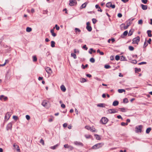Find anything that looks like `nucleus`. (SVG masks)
<instances>
[{
	"label": "nucleus",
	"instance_id": "4468645a",
	"mask_svg": "<svg viewBox=\"0 0 152 152\" xmlns=\"http://www.w3.org/2000/svg\"><path fill=\"white\" fill-rule=\"evenodd\" d=\"M13 147L15 148H16L17 151H20V149L18 145H17L16 143H14L13 144Z\"/></svg>",
	"mask_w": 152,
	"mask_h": 152
},
{
	"label": "nucleus",
	"instance_id": "72a5a7b5",
	"mask_svg": "<svg viewBox=\"0 0 152 152\" xmlns=\"http://www.w3.org/2000/svg\"><path fill=\"white\" fill-rule=\"evenodd\" d=\"M55 28H56V29L57 30H58L60 29V27L59 26H58V25L57 24H56L55 26V27H54L53 28V29H54Z\"/></svg>",
	"mask_w": 152,
	"mask_h": 152
},
{
	"label": "nucleus",
	"instance_id": "2eb2a0df",
	"mask_svg": "<svg viewBox=\"0 0 152 152\" xmlns=\"http://www.w3.org/2000/svg\"><path fill=\"white\" fill-rule=\"evenodd\" d=\"M48 104V102L45 100H44L42 103V105L44 107H46Z\"/></svg>",
	"mask_w": 152,
	"mask_h": 152
},
{
	"label": "nucleus",
	"instance_id": "dca6fc26",
	"mask_svg": "<svg viewBox=\"0 0 152 152\" xmlns=\"http://www.w3.org/2000/svg\"><path fill=\"white\" fill-rule=\"evenodd\" d=\"M94 136L96 139L98 140H100L101 139L100 136L98 134H95L94 135Z\"/></svg>",
	"mask_w": 152,
	"mask_h": 152
},
{
	"label": "nucleus",
	"instance_id": "6e6d98bb",
	"mask_svg": "<svg viewBox=\"0 0 152 152\" xmlns=\"http://www.w3.org/2000/svg\"><path fill=\"white\" fill-rule=\"evenodd\" d=\"M90 128L91 127L89 126H86L85 127V128L88 130H90Z\"/></svg>",
	"mask_w": 152,
	"mask_h": 152
},
{
	"label": "nucleus",
	"instance_id": "5fc2aeb1",
	"mask_svg": "<svg viewBox=\"0 0 152 152\" xmlns=\"http://www.w3.org/2000/svg\"><path fill=\"white\" fill-rule=\"evenodd\" d=\"M85 136L86 138H89L91 137V135H85Z\"/></svg>",
	"mask_w": 152,
	"mask_h": 152
},
{
	"label": "nucleus",
	"instance_id": "c9c22d12",
	"mask_svg": "<svg viewBox=\"0 0 152 152\" xmlns=\"http://www.w3.org/2000/svg\"><path fill=\"white\" fill-rule=\"evenodd\" d=\"M97 53H99V54L101 55H103L104 54V53H103V52H100V50H99V49H98L97 51Z\"/></svg>",
	"mask_w": 152,
	"mask_h": 152
},
{
	"label": "nucleus",
	"instance_id": "de8ad7c7",
	"mask_svg": "<svg viewBox=\"0 0 152 152\" xmlns=\"http://www.w3.org/2000/svg\"><path fill=\"white\" fill-rule=\"evenodd\" d=\"M104 67L106 69H109L110 68V65H106L104 66Z\"/></svg>",
	"mask_w": 152,
	"mask_h": 152
},
{
	"label": "nucleus",
	"instance_id": "c85d7f7f",
	"mask_svg": "<svg viewBox=\"0 0 152 152\" xmlns=\"http://www.w3.org/2000/svg\"><path fill=\"white\" fill-rule=\"evenodd\" d=\"M32 31V29L31 28L27 27L26 28V31L27 32H30Z\"/></svg>",
	"mask_w": 152,
	"mask_h": 152
},
{
	"label": "nucleus",
	"instance_id": "20e7f679",
	"mask_svg": "<svg viewBox=\"0 0 152 152\" xmlns=\"http://www.w3.org/2000/svg\"><path fill=\"white\" fill-rule=\"evenodd\" d=\"M140 37L139 36H137L136 37L132 39V43L138 44L140 41Z\"/></svg>",
	"mask_w": 152,
	"mask_h": 152
},
{
	"label": "nucleus",
	"instance_id": "4be33fe9",
	"mask_svg": "<svg viewBox=\"0 0 152 152\" xmlns=\"http://www.w3.org/2000/svg\"><path fill=\"white\" fill-rule=\"evenodd\" d=\"M118 102L117 101H114L113 103V105L114 106H116L118 104Z\"/></svg>",
	"mask_w": 152,
	"mask_h": 152
},
{
	"label": "nucleus",
	"instance_id": "c03bdc74",
	"mask_svg": "<svg viewBox=\"0 0 152 152\" xmlns=\"http://www.w3.org/2000/svg\"><path fill=\"white\" fill-rule=\"evenodd\" d=\"M86 81V80L84 78H82L80 80V82L82 83L85 82Z\"/></svg>",
	"mask_w": 152,
	"mask_h": 152
},
{
	"label": "nucleus",
	"instance_id": "6ab92c4d",
	"mask_svg": "<svg viewBox=\"0 0 152 152\" xmlns=\"http://www.w3.org/2000/svg\"><path fill=\"white\" fill-rule=\"evenodd\" d=\"M61 89L63 92H65L66 91V88L63 85H62L61 86Z\"/></svg>",
	"mask_w": 152,
	"mask_h": 152
},
{
	"label": "nucleus",
	"instance_id": "412c9836",
	"mask_svg": "<svg viewBox=\"0 0 152 152\" xmlns=\"http://www.w3.org/2000/svg\"><path fill=\"white\" fill-rule=\"evenodd\" d=\"M95 7L96 8L98 9V11H100V12H102V10L101 9L100 7L98 5H95Z\"/></svg>",
	"mask_w": 152,
	"mask_h": 152
},
{
	"label": "nucleus",
	"instance_id": "c756f323",
	"mask_svg": "<svg viewBox=\"0 0 152 152\" xmlns=\"http://www.w3.org/2000/svg\"><path fill=\"white\" fill-rule=\"evenodd\" d=\"M151 130V128L150 127V128H148L146 130V132L147 134H148L150 132Z\"/></svg>",
	"mask_w": 152,
	"mask_h": 152
},
{
	"label": "nucleus",
	"instance_id": "58836bf2",
	"mask_svg": "<svg viewBox=\"0 0 152 152\" xmlns=\"http://www.w3.org/2000/svg\"><path fill=\"white\" fill-rule=\"evenodd\" d=\"M90 61L91 62L93 63L95 62V59L93 58H91L90 59Z\"/></svg>",
	"mask_w": 152,
	"mask_h": 152
},
{
	"label": "nucleus",
	"instance_id": "0eeeda50",
	"mask_svg": "<svg viewBox=\"0 0 152 152\" xmlns=\"http://www.w3.org/2000/svg\"><path fill=\"white\" fill-rule=\"evenodd\" d=\"M106 6L108 7H111L112 8H114L115 7V5L114 4L112 5L111 2H109L106 4Z\"/></svg>",
	"mask_w": 152,
	"mask_h": 152
},
{
	"label": "nucleus",
	"instance_id": "b1692460",
	"mask_svg": "<svg viewBox=\"0 0 152 152\" xmlns=\"http://www.w3.org/2000/svg\"><path fill=\"white\" fill-rule=\"evenodd\" d=\"M105 104L103 103H100L98 104L97 105V106L98 107H105Z\"/></svg>",
	"mask_w": 152,
	"mask_h": 152
},
{
	"label": "nucleus",
	"instance_id": "864d4df0",
	"mask_svg": "<svg viewBox=\"0 0 152 152\" xmlns=\"http://www.w3.org/2000/svg\"><path fill=\"white\" fill-rule=\"evenodd\" d=\"M141 71V69H140L135 68V71L136 72H140Z\"/></svg>",
	"mask_w": 152,
	"mask_h": 152
},
{
	"label": "nucleus",
	"instance_id": "393cba45",
	"mask_svg": "<svg viewBox=\"0 0 152 152\" xmlns=\"http://www.w3.org/2000/svg\"><path fill=\"white\" fill-rule=\"evenodd\" d=\"M10 116L9 114L7 113L5 115V119H6L7 120H8L10 118Z\"/></svg>",
	"mask_w": 152,
	"mask_h": 152
},
{
	"label": "nucleus",
	"instance_id": "4c0bfd02",
	"mask_svg": "<svg viewBox=\"0 0 152 152\" xmlns=\"http://www.w3.org/2000/svg\"><path fill=\"white\" fill-rule=\"evenodd\" d=\"M121 111L122 112H126V109L124 108H120Z\"/></svg>",
	"mask_w": 152,
	"mask_h": 152
},
{
	"label": "nucleus",
	"instance_id": "9d476101",
	"mask_svg": "<svg viewBox=\"0 0 152 152\" xmlns=\"http://www.w3.org/2000/svg\"><path fill=\"white\" fill-rule=\"evenodd\" d=\"M46 72L49 74H50L52 73V71L51 68L49 67H46L45 68Z\"/></svg>",
	"mask_w": 152,
	"mask_h": 152
},
{
	"label": "nucleus",
	"instance_id": "603ef678",
	"mask_svg": "<svg viewBox=\"0 0 152 152\" xmlns=\"http://www.w3.org/2000/svg\"><path fill=\"white\" fill-rule=\"evenodd\" d=\"M75 30L76 32H77V31H78L79 32H80L81 31L80 30L77 28H75Z\"/></svg>",
	"mask_w": 152,
	"mask_h": 152
},
{
	"label": "nucleus",
	"instance_id": "a211bd4d",
	"mask_svg": "<svg viewBox=\"0 0 152 152\" xmlns=\"http://www.w3.org/2000/svg\"><path fill=\"white\" fill-rule=\"evenodd\" d=\"M53 29H51L50 30V32L52 36L54 37H55L56 36V34L54 33V31Z\"/></svg>",
	"mask_w": 152,
	"mask_h": 152
},
{
	"label": "nucleus",
	"instance_id": "a878e982",
	"mask_svg": "<svg viewBox=\"0 0 152 152\" xmlns=\"http://www.w3.org/2000/svg\"><path fill=\"white\" fill-rule=\"evenodd\" d=\"M90 129V130L92 132H95L96 131V129L93 126L91 127Z\"/></svg>",
	"mask_w": 152,
	"mask_h": 152
},
{
	"label": "nucleus",
	"instance_id": "1a4fd4ad",
	"mask_svg": "<svg viewBox=\"0 0 152 152\" xmlns=\"http://www.w3.org/2000/svg\"><path fill=\"white\" fill-rule=\"evenodd\" d=\"M86 28L89 31H91L92 28L91 26H90V23L89 22H88L86 23Z\"/></svg>",
	"mask_w": 152,
	"mask_h": 152
},
{
	"label": "nucleus",
	"instance_id": "37998d69",
	"mask_svg": "<svg viewBox=\"0 0 152 152\" xmlns=\"http://www.w3.org/2000/svg\"><path fill=\"white\" fill-rule=\"evenodd\" d=\"M122 126H125V125H128V123H125L124 122H122L121 124Z\"/></svg>",
	"mask_w": 152,
	"mask_h": 152
},
{
	"label": "nucleus",
	"instance_id": "f8f14e48",
	"mask_svg": "<svg viewBox=\"0 0 152 152\" xmlns=\"http://www.w3.org/2000/svg\"><path fill=\"white\" fill-rule=\"evenodd\" d=\"M3 99L4 101H6L7 100L8 98L7 97L3 95H1L0 96V100H2Z\"/></svg>",
	"mask_w": 152,
	"mask_h": 152
},
{
	"label": "nucleus",
	"instance_id": "13d9d810",
	"mask_svg": "<svg viewBox=\"0 0 152 152\" xmlns=\"http://www.w3.org/2000/svg\"><path fill=\"white\" fill-rule=\"evenodd\" d=\"M83 49H85L86 50H87L88 49V48L86 47V45H85L83 47Z\"/></svg>",
	"mask_w": 152,
	"mask_h": 152
},
{
	"label": "nucleus",
	"instance_id": "09e8293b",
	"mask_svg": "<svg viewBox=\"0 0 152 152\" xmlns=\"http://www.w3.org/2000/svg\"><path fill=\"white\" fill-rule=\"evenodd\" d=\"M92 22L94 24L95 23H96V21H97L95 19H94V18H93L92 19Z\"/></svg>",
	"mask_w": 152,
	"mask_h": 152
},
{
	"label": "nucleus",
	"instance_id": "cd10ccee",
	"mask_svg": "<svg viewBox=\"0 0 152 152\" xmlns=\"http://www.w3.org/2000/svg\"><path fill=\"white\" fill-rule=\"evenodd\" d=\"M151 33V30H148L147 31L148 35L149 37H152V35Z\"/></svg>",
	"mask_w": 152,
	"mask_h": 152
},
{
	"label": "nucleus",
	"instance_id": "f257e3e1",
	"mask_svg": "<svg viewBox=\"0 0 152 152\" xmlns=\"http://www.w3.org/2000/svg\"><path fill=\"white\" fill-rule=\"evenodd\" d=\"M134 20V18L132 19L131 20L129 19L126 22V26H125V24L124 23L122 24L120 26V28L121 29L125 30L127 29L128 27L130 26V25L132 23V21Z\"/></svg>",
	"mask_w": 152,
	"mask_h": 152
},
{
	"label": "nucleus",
	"instance_id": "39448f33",
	"mask_svg": "<svg viewBox=\"0 0 152 152\" xmlns=\"http://www.w3.org/2000/svg\"><path fill=\"white\" fill-rule=\"evenodd\" d=\"M108 119L106 117H103L101 118L100 121L103 124H106L108 121Z\"/></svg>",
	"mask_w": 152,
	"mask_h": 152
},
{
	"label": "nucleus",
	"instance_id": "774afa93",
	"mask_svg": "<svg viewBox=\"0 0 152 152\" xmlns=\"http://www.w3.org/2000/svg\"><path fill=\"white\" fill-rule=\"evenodd\" d=\"M13 118L15 120H16L18 118L17 117L15 116H13Z\"/></svg>",
	"mask_w": 152,
	"mask_h": 152
},
{
	"label": "nucleus",
	"instance_id": "680f3d73",
	"mask_svg": "<svg viewBox=\"0 0 152 152\" xmlns=\"http://www.w3.org/2000/svg\"><path fill=\"white\" fill-rule=\"evenodd\" d=\"M69 145L68 144H65L64 145V147L65 148H69Z\"/></svg>",
	"mask_w": 152,
	"mask_h": 152
},
{
	"label": "nucleus",
	"instance_id": "423d86ee",
	"mask_svg": "<svg viewBox=\"0 0 152 152\" xmlns=\"http://www.w3.org/2000/svg\"><path fill=\"white\" fill-rule=\"evenodd\" d=\"M117 112L118 111L115 109H110L107 110V113H115Z\"/></svg>",
	"mask_w": 152,
	"mask_h": 152
},
{
	"label": "nucleus",
	"instance_id": "3c124183",
	"mask_svg": "<svg viewBox=\"0 0 152 152\" xmlns=\"http://www.w3.org/2000/svg\"><path fill=\"white\" fill-rule=\"evenodd\" d=\"M148 45V43L145 41L144 42V45H143V47L144 48H145V47H146Z\"/></svg>",
	"mask_w": 152,
	"mask_h": 152
},
{
	"label": "nucleus",
	"instance_id": "2f4dec72",
	"mask_svg": "<svg viewBox=\"0 0 152 152\" xmlns=\"http://www.w3.org/2000/svg\"><path fill=\"white\" fill-rule=\"evenodd\" d=\"M71 56L73 57L74 59H76L77 58L76 54L73 53H71Z\"/></svg>",
	"mask_w": 152,
	"mask_h": 152
},
{
	"label": "nucleus",
	"instance_id": "49530a36",
	"mask_svg": "<svg viewBox=\"0 0 152 152\" xmlns=\"http://www.w3.org/2000/svg\"><path fill=\"white\" fill-rule=\"evenodd\" d=\"M26 118L28 120H29L30 118V116L28 115H26Z\"/></svg>",
	"mask_w": 152,
	"mask_h": 152
},
{
	"label": "nucleus",
	"instance_id": "69168bd1",
	"mask_svg": "<svg viewBox=\"0 0 152 152\" xmlns=\"http://www.w3.org/2000/svg\"><path fill=\"white\" fill-rule=\"evenodd\" d=\"M67 126V124L66 123H64L63 125V126L64 127H66Z\"/></svg>",
	"mask_w": 152,
	"mask_h": 152
},
{
	"label": "nucleus",
	"instance_id": "ddd939ff",
	"mask_svg": "<svg viewBox=\"0 0 152 152\" xmlns=\"http://www.w3.org/2000/svg\"><path fill=\"white\" fill-rule=\"evenodd\" d=\"M74 144L76 145H80L82 146L83 145L82 143L78 141L75 142H74Z\"/></svg>",
	"mask_w": 152,
	"mask_h": 152
},
{
	"label": "nucleus",
	"instance_id": "f704fd0d",
	"mask_svg": "<svg viewBox=\"0 0 152 152\" xmlns=\"http://www.w3.org/2000/svg\"><path fill=\"white\" fill-rule=\"evenodd\" d=\"M55 42L53 41H52L51 42V46L53 48L55 47Z\"/></svg>",
	"mask_w": 152,
	"mask_h": 152
},
{
	"label": "nucleus",
	"instance_id": "473e14b6",
	"mask_svg": "<svg viewBox=\"0 0 152 152\" xmlns=\"http://www.w3.org/2000/svg\"><path fill=\"white\" fill-rule=\"evenodd\" d=\"M118 91L119 93H122L123 92H125V91L124 89H119L118 90Z\"/></svg>",
	"mask_w": 152,
	"mask_h": 152
},
{
	"label": "nucleus",
	"instance_id": "aec40b11",
	"mask_svg": "<svg viewBox=\"0 0 152 152\" xmlns=\"http://www.w3.org/2000/svg\"><path fill=\"white\" fill-rule=\"evenodd\" d=\"M59 144H57L54 146L50 147V148L54 150L56 149L59 146Z\"/></svg>",
	"mask_w": 152,
	"mask_h": 152
},
{
	"label": "nucleus",
	"instance_id": "f3484780",
	"mask_svg": "<svg viewBox=\"0 0 152 152\" xmlns=\"http://www.w3.org/2000/svg\"><path fill=\"white\" fill-rule=\"evenodd\" d=\"M128 34L127 31H126L124 32L123 34L121 35V37L122 38H124V36H126Z\"/></svg>",
	"mask_w": 152,
	"mask_h": 152
},
{
	"label": "nucleus",
	"instance_id": "bb28decb",
	"mask_svg": "<svg viewBox=\"0 0 152 152\" xmlns=\"http://www.w3.org/2000/svg\"><path fill=\"white\" fill-rule=\"evenodd\" d=\"M86 4H87V3H84L83 4H82V5L80 7V9H83V8H85L86 7Z\"/></svg>",
	"mask_w": 152,
	"mask_h": 152
},
{
	"label": "nucleus",
	"instance_id": "9b49d317",
	"mask_svg": "<svg viewBox=\"0 0 152 152\" xmlns=\"http://www.w3.org/2000/svg\"><path fill=\"white\" fill-rule=\"evenodd\" d=\"M12 126V124L11 123H9L7 125V130H11Z\"/></svg>",
	"mask_w": 152,
	"mask_h": 152
},
{
	"label": "nucleus",
	"instance_id": "e433bc0d",
	"mask_svg": "<svg viewBox=\"0 0 152 152\" xmlns=\"http://www.w3.org/2000/svg\"><path fill=\"white\" fill-rule=\"evenodd\" d=\"M33 61H36L37 60V58L36 56H33Z\"/></svg>",
	"mask_w": 152,
	"mask_h": 152
},
{
	"label": "nucleus",
	"instance_id": "6e6552de",
	"mask_svg": "<svg viewBox=\"0 0 152 152\" xmlns=\"http://www.w3.org/2000/svg\"><path fill=\"white\" fill-rule=\"evenodd\" d=\"M77 1L75 0H70L69 5L71 6H73L77 4Z\"/></svg>",
	"mask_w": 152,
	"mask_h": 152
},
{
	"label": "nucleus",
	"instance_id": "ea45409f",
	"mask_svg": "<svg viewBox=\"0 0 152 152\" xmlns=\"http://www.w3.org/2000/svg\"><path fill=\"white\" fill-rule=\"evenodd\" d=\"M129 50L131 51H132L134 50V48L132 46H129Z\"/></svg>",
	"mask_w": 152,
	"mask_h": 152
},
{
	"label": "nucleus",
	"instance_id": "4d7b16f0",
	"mask_svg": "<svg viewBox=\"0 0 152 152\" xmlns=\"http://www.w3.org/2000/svg\"><path fill=\"white\" fill-rule=\"evenodd\" d=\"M142 1L144 4H146L147 2V0H142Z\"/></svg>",
	"mask_w": 152,
	"mask_h": 152
},
{
	"label": "nucleus",
	"instance_id": "052dcab7",
	"mask_svg": "<svg viewBox=\"0 0 152 152\" xmlns=\"http://www.w3.org/2000/svg\"><path fill=\"white\" fill-rule=\"evenodd\" d=\"M146 63L145 62H140V63H139L138 64L139 65H142V64H145Z\"/></svg>",
	"mask_w": 152,
	"mask_h": 152
},
{
	"label": "nucleus",
	"instance_id": "5701e85b",
	"mask_svg": "<svg viewBox=\"0 0 152 152\" xmlns=\"http://www.w3.org/2000/svg\"><path fill=\"white\" fill-rule=\"evenodd\" d=\"M142 9L143 10H146L147 9V6L143 4H141Z\"/></svg>",
	"mask_w": 152,
	"mask_h": 152
},
{
	"label": "nucleus",
	"instance_id": "338daca9",
	"mask_svg": "<svg viewBox=\"0 0 152 152\" xmlns=\"http://www.w3.org/2000/svg\"><path fill=\"white\" fill-rule=\"evenodd\" d=\"M61 107H62V108H65V105L64 104H62L61 105Z\"/></svg>",
	"mask_w": 152,
	"mask_h": 152
},
{
	"label": "nucleus",
	"instance_id": "79ce46f5",
	"mask_svg": "<svg viewBox=\"0 0 152 152\" xmlns=\"http://www.w3.org/2000/svg\"><path fill=\"white\" fill-rule=\"evenodd\" d=\"M120 60L121 61H124L125 60L126 58L125 57H124L123 56H122L120 58Z\"/></svg>",
	"mask_w": 152,
	"mask_h": 152
},
{
	"label": "nucleus",
	"instance_id": "a18cd8bd",
	"mask_svg": "<svg viewBox=\"0 0 152 152\" xmlns=\"http://www.w3.org/2000/svg\"><path fill=\"white\" fill-rule=\"evenodd\" d=\"M120 58V57L118 55H117L115 57V60L117 61Z\"/></svg>",
	"mask_w": 152,
	"mask_h": 152
},
{
	"label": "nucleus",
	"instance_id": "a19ab883",
	"mask_svg": "<svg viewBox=\"0 0 152 152\" xmlns=\"http://www.w3.org/2000/svg\"><path fill=\"white\" fill-rule=\"evenodd\" d=\"M123 102L124 103H127L128 102V100L127 99L125 98L124 99Z\"/></svg>",
	"mask_w": 152,
	"mask_h": 152
},
{
	"label": "nucleus",
	"instance_id": "f03ea898",
	"mask_svg": "<svg viewBox=\"0 0 152 152\" xmlns=\"http://www.w3.org/2000/svg\"><path fill=\"white\" fill-rule=\"evenodd\" d=\"M104 143H99L93 146L92 147V148L96 149L102 147Z\"/></svg>",
	"mask_w": 152,
	"mask_h": 152
},
{
	"label": "nucleus",
	"instance_id": "7ed1b4c3",
	"mask_svg": "<svg viewBox=\"0 0 152 152\" xmlns=\"http://www.w3.org/2000/svg\"><path fill=\"white\" fill-rule=\"evenodd\" d=\"M142 126L141 125L136 126L135 127V132L137 133H141L142 132Z\"/></svg>",
	"mask_w": 152,
	"mask_h": 152
},
{
	"label": "nucleus",
	"instance_id": "bf43d9fd",
	"mask_svg": "<svg viewBox=\"0 0 152 152\" xmlns=\"http://www.w3.org/2000/svg\"><path fill=\"white\" fill-rule=\"evenodd\" d=\"M40 142L42 143L43 145H44V140L42 139L40 140Z\"/></svg>",
	"mask_w": 152,
	"mask_h": 152
},
{
	"label": "nucleus",
	"instance_id": "0e129e2a",
	"mask_svg": "<svg viewBox=\"0 0 152 152\" xmlns=\"http://www.w3.org/2000/svg\"><path fill=\"white\" fill-rule=\"evenodd\" d=\"M82 66H83V69H84L88 66V65L87 64H86L85 66H84L83 65H82Z\"/></svg>",
	"mask_w": 152,
	"mask_h": 152
},
{
	"label": "nucleus",
	"instance_id": "7c9ffc66",
	"mask_svg": "<svg viewBox=\"0 0 152 152\" xmlns=\"http://www.w3.org/2000/svg\"><path fill=\"white\" fill-rule=\"evenodd\" d=\"M133 32V30H131L129 32L128 34L129 36H130L132 35Z\"/></svg>",
	"mask_w": 152,
	"mask_h": 152
},
{
	"label": "nucleus",
	"instance_id": "e2e57ef3",
	"mask_svg": "<svg viewBox=\"0 0 152 152\" xmlns=\"http://www.w3.org/2000/svg\"><path fill=\"white\" fill-rule=\"evenodd\" d=\"M118 16L119 18H121L122 16V15L120 13H118Z\"/></svg>",
	"mask_w": 152,
	"mask_h": 152
},
{
	"label": "nucleus",
	"instance_id": "8fccbe9b",
	"mask_svg": "<svg viewBox=\"0 0 152 152\" xmlns=\"http://www.w3.org/2000/svg\"><path fill=\"white\" fill-rule=\"evenodd\" d=\"M138 23L139 24L142 25V20H140L138 21Z\"/></svg>",
	"mask_w": 152,
	"mask_h": 152
}]
</instances>
